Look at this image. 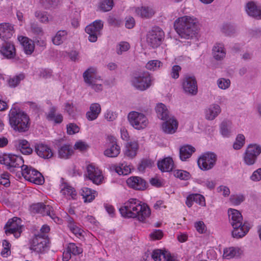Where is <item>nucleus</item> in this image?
Segmentation results:
<instances>
[{
    "instance_id": "1",
    "label": "nucleus",
    "mask_w": 261,
    "mask_h": 261,
    "mask_svg": "<svg viewBox=\"0 0 261 261\" xmlns=\"http://www.w3.org/2000/svg\"><path fill=\"white\" fill-rule=\"evenodd\" d=\"M119 211L123 217L137 218L141 222L149 217L151 214L150 210L146 204L135 198H131L126 202L119 208Z\"/></svg>"
},
{
    "instance_id": "2",
    "label": "nucleus",
    "mask_w": 261,
    "mask_h": 261,
    "mask_svg": "<svg viewBox=\"0 0 261 261\" xmlns=\"http://www.w3.org/2000/svg\"><path fill=\"white\" fill-rule=\"evenodd\" d=\"M197 19L189 16H184L177 18L174 27L177 33L181 38L191 39L197 33Z\"/></svg>"
},
{
    "instance_id": "3",
    "label": "nucleus",
    "mask_w": 261,
    "mask_h": 261,
    "mask_svg": "<svg viewBox=\"0 0 261 261\" xmlns=\"http://www.w3.org/2000/svg\"><path fill=\"white\" fill-rule=\"evenodd\" d=\"M9 123L14 130L25 132L30 127L29 116L19 108H12L9 114Z\"/></svg>"
},
{
    "instance_id": "4",
    "label": "nucleus",
    "mask_w": 261,
    "mask_h": 261,
    "mask_svg": "<svg viewBox=\"0 0 261 261\" xmlns=\"http://www.w3.org/2000/svg\"><path fill=\"white\" fill-rule=\"evenodd\" d=\"M83 77L86 84L96 92L102 90V80L97 74L95 68L90 67L87 69L83 73Z\"/></svg>"
},
{
    "instance_id": "5",
    "label": "nucleus",
    "mask_w": 261,
    "mask_h": 261,
    "mask_svg": "<svg viewBox=\"0 0 261 261\" xmlns=\"http://www.w3.org/2000/svg\"><path fill=\"white\" fill-rule=\"evenodd\" d=\"M151 77L147 72H140L136 74L132 80L133 86L137 90L144 91L151 85Z\"/></svg>"
},
{
    "instance_id": "6",
    "label": "nucleus",
    "mask_w": 261,
    "mask_h": 261,
    "mask_svg": "<svg viewBox=\"0 0 261 261\" xmlns=\"http://www.w3.org/2000/svg\"><path fill=\"white\" fill-rule=\"evenodd\" d=\"M1 164H4L10 171L14 172L16 169H22L24 161L21 156L14 154H6L0 160Z\"/></svg>"
},
{
    "instance_id": "7",
    "label": "nucleus",
    "mask_w": 261,
    "mask_h": 261,
    "mask_svg": "<svg viewBox=\"0 0 261 261\" xmlns=\"http://www.w3.org/2000/svg\"><path fill=\"white\" fill-rule=\"evenodd\" d=\"M261 153V146L256 144L249 145L243 154L244 163L248 166L254 165Z\"/></svg>"
},
{
    "instance_id": "8",
    "label": "nucleus",
    "mask_w": 261,
    "mask_h": 261,
    "mask_svg": "<svg viewBox=\"0 0 261 261\" xmlns=\"http://www.w3.org/2000/svg\"><path fill=\"white\" fill-rule=\"evenodd\" d=\"M127 118L131 125L137 129H144L148 124L146 116L144 114L136 111L130 112Z\"/></svg>"
},
{
    "instance_id": "9",
    "label": "nucleus",
    "mask_w": 261,
    "mask_h": 261,
    "mask_svg": "<svg viewBox=\"0 0 261 261\" xmlns=\"http://www.w3.org/2000/svg\"><path fill=\"white\" fill-rule=\"evenodd\" d=\"M21 174L26 180L36 184L41 185L44 182V178L41 174L36 169L27 165L22 166Z\"/></svg>"
},
{
    "instance_id": "10",
    "label": "nucleus",
    "mask_w": 261,
    "mask_h": 261,
    "mask_svg": "<svg viewBox=\"0 0 261 261\" xmlns=\"http://www.w3.org/2000/svg\"><path fill=\"white\" fill-rule=\"evenodd\" d=\"M164 37L163 30L159 27H154L147 33V42L152 48H156L162 43Z\"/></svg>"
},
{
    "instance_id": "11",
    "label": "nucleus",
    "mask_w": 261,
    "mask_h": 261,
    "mask_svg": "<svg viewBox=\"0 0 261 261\" xmlns=\"http://www.w3.org/2000/svg\"><path fill=\"white\" fill-rule=\"evenodd\" d=\"M217 161V155L213 152H206L198 159L197 163L202 170H208L213 168Z\"/></svg>"
},
{
    "instance_id": "12",
    "label": "nucleus",
    "mask_w": 261,
    "mask_h": 261,
    "mask_svg": "<svg viewBox=\"0 0 261 261\" xmlns=\"http://www.w3.org/2000/svg\"><path fill=\"white\" fill-rule=\"evenodd\" d=\"M103 27V22L100 20H97L86 27L85 31L89 35V41L95 42L97 41L98 36L101 34Z\"/></svg>"
},
{
    "instance_id": "13",
    "label": "nucleus",
    "mask_w": 261,
    "mask_h": 261,
    "mask_svg": "<svg viewBox=\"0 0 261 261\" xmlns=\"http://www.w3.org/2000/svg\"><path fill=\"white\" fill-rule=\"evenodd\" d=\"M22 226L21 220L17 217H13L6 223L5 227V233L7 234H14L15 237L17 238L22 232Z\"/></svg>"
},
{
    "instance_id": "14",
    "label": "nucleus",
    "mask_w": 261,
    "mask_h": 261,
    "mask_svg": "<svg viewBox=\"0 0 261 261\" xmlns=\"http://www.w3.org/2000/svg\"><path fill=\"white\" fill-rule=\"evenodd\" d=\"M182 88L188 94L195 95L197 93V82L194 76L185 75L182 80Z\"/></svg>"
},
{
    "instance_id": "15",
    "label": "nucleus",
    "mask_w": 261,
    "mask_h": 261,
    "mask_svg": "<svg viewBox=\"0 0 261 261\" xmlns=\"http://www.w3.org/2000/svg\"><path fill=\"white\" fill-rule=\"evenodd\" d=\"M87 177L93 184L99 185L103 179L101 171L94 166L89 164L87 167Z\"/></svg>"
},
{
    "instance_id": "16",
    "label": "nucleus",
    "mask_w": 261,
    "mask_h": 261,
    "mask_svg": "<svg viewBox=\"0 0 261 261\" xmlns=\"http://www.w3.org/2000/svg\"><path fill=\"white\" fill-rule=\"evenodd\" d=\"M48 241L41 235L36 236L31 242L30 249L37 252H41L47 246Z\"/></svg>"
},
{
    "instance_id": "17",
    "label": "nucleus",
    "mask_w": 261,
    "mask_h": 261,
    "mask_svg": "<svg viewBox=\"0 0 261 261\" xmlns=\"http://www.w3.org/2000/svg\"><path fill=\"white\" fill-rule=\"evenodd\" d=\"M110 144L109 147L105 150V155L109 158L117 157L120 152V148L117 145L116 139L113 136L108 138Z\"/></svg>"
},
{
    "instance_id": "18",
    "label": "nucleus",
    "mask_w": 261,
    "mask_h": 261,
    "mask_svg": "<svg viewBox=\"0 0 261 261\" xmlns=\"http://www.w3.org/2000/svg\"><path fill=\"white\" fill-rule=\"evenodd\" d=\"M231 232L233 238L239 239L244 237L250 229L249 224L247 222L233 224Z\"/></svg>"
},
{
    "instance_id": "19",
    "label": "nucleus",
    "mask_w": 261,
    "mask_h": 261,
    "mask_svg": "<svg viewBox=\"0 0 261 261\" xmlns=\"http://www.w3.org/2000/svg\"><path fill=\"white\" fill-rule=\"evenodd\" d=\"M162 123V129L163 131L168 134H173L175 133L178 127V122L176 119L171 116Z\"/></svg>"
},
{
    "instance_id": "20",
    "label": "nucleus",
    "mask_w": 261,
    "mask_h": 261,
    "mask_svg": "<svg viewBox=\"0 0 261 261\" xmlns=\"http://www.w3.org/2000/svg\"><path fill=\"white\" fill-rule=\"evenodd\" d=\"M151 257L154 261H176L169 252L161 249L153 250Z\"/></svg>"
},
{
    "instance_id": "21",
    "label": "nucleus",
    "mask_w": 261,
    "mask_h": 261,
    "mask_svg": "<svg viewBox=\"0 0 261 261\" xmlns=\"http://www.w3.org/2000/svg\"><path fill=\"white\" fill-rule=\"evenodd\" d=\"M128 186L137 190H144L146 188V181L139 176H131L126 180Z\"/></svg>"
},
{
    "instance_id": "22",
    "label": "nucleus",
    "mask_w": 261,
    "mask_h": 261,
    "mask_svg": "<svg viewBox=\"0 0 261 261\" xmlns=\"http://www.w3.org/2000/svg\"><path fill=\"white\" fill-rule=\"evenodd\" d=\"M14 33L13 26L7 22L0 24V38L4 41L11 38Z\"/></svg>"
},
{
    "instance_id": "23",
    "label": "nucleus",
    "mask_w": 261,
    "mask_h": 261,
    "mask_svg": "<svg viewBox=\"0 0 261 261\" xmlns=\"http://www.w3.org/2000/svg\"><path fill=\"white\" fill-rule=\"evenodd\" d=\"M35 151L40 158L48 159L52 158L54 152L52 149L47 145L39 144L35 146Z\"/></svg>"
},
{
    "instance_id": "24",
    "label": "nucleus",
    "mask_w": 261,
    "mask_h": 261,
    "mask_svg": "<svg viewBox=\"0 0 261 261\" xmlns=\"http://www.w3.org/2000/svg\"><path fill=\"white\" fill-rule=\"evenodd\" d=\"M0 52L6 58L11 59L15 55V48L10 42L6 41L1 46Z\"/></svg>"
},
{
    "instance_id": "25",
    "label": "nucleus",
    "mask_w": 261,
    "mask_h": 261,
    "mask_svg": "<svg viewBox=\"0 0 261 261\" xmlns=\"http://www.w3.org/2000/svg\"><path fill=\"white\" fill-rule=\"evenodd\" d=\"M136 14L142 18L148 19L152 17L155 14L154 10L149 6H142L135 9Z\"/></svg>"
},
{
    "instance_id": "26",
    "label": "nucleus",
    "mask_w": 261,
    "mask_h": 261,
    "mask_svg": "<svg viewBox=\"0 0 261 261\" xmlns=\"http://www.w3.org/2000/svg\"><path fill=\"white\" fill-rule=\"evenodd\" d=\"M100 112L101 107L99 103H92L90 107L89 111L86 113V117L90 121L94 120L98 117Z\"/></svg>"
},
{
    "instance_id": "27",
    "label": "nucleus",
    "mask_w": 261,
    "mask_h": 261,
    "mask_svg": "<svg viewBox=\"0 0 261 261\" xmlns=\"http://www.w3.org/2000/svg\"><path fill=\"white\" fill-rule=\"evenodd\" d=\"M138 149V144L136 142H127L125 145L124 155L129 158H134L137 154Z\"/></svg>"
},
{
    "instance_id": "28",
    "label": "nucleus",
    "mask_w": 261,
    "mask_h": 261,
    "mask_svg": "<svg viewBox=\"0 0 261 261\" xmlns=\"http://www.w3.org/2000/svg\"><path fill=\"white\" fill-rule=\"evenodd\" d=\"M221 112V109L219 105L213 104L205 110V118L207 120H214Z\"/></svg>"
},
{
    "instance_id": "29",
    "label": "nucleus",
    "mask_w": 261,
    "mask_h": 261,
    "mask_svg": "<svg viewBox=\"0 0 261 261\" xmlns=\"http://www.w3.org/2000/svg\"><path fill=\"white\" fill-rule=\"evenodd\" d=\"M58 154L61 159H69L73 154V149L71 146L64 144L59 147Z\"/></svg>"
},
{
    "instance_id": "30",
    "label": "nucleus",
    "mask_w": 261,
    "mask_h": 261,
    "mask_svg": "<svg viewBox=\"0 0 261 261\" xmlns=\"http://www.w3.org/2000/svg\"><path fill=\"white\" fill-rule=\"evenodd\" d=\"M246 11L249 15L257 19H261V10L254 2H249L247 4Z\"/></svg>"
},
{
    "instance_id": "31",
    "label": "nucleus",
    "mask_w": 261,
    "mask_h": 261,
    "mask_svg": "<svg viewBox=\"0 0 261 261\" xmlns=\"http://www.w3.org/2000/svg\"><path fill=\"white\" fill-rule=\"evenodd\" d=\"M61 193L69 199H75L77 196L75 189L66 183L62 184Z\"/></svg>"
},
{
    "instance_id": "32",
    "label": "nucleus",
    "mask_w": 261,
    "mask_h": 261,
    "mask_svg": "<svg viewBox=\"0 0 261 261\" xmlns=\"http://www.w3.org/2000/svg\"><path fill=\"white\" fill-rule=\"evenodd\" d=\"M229 220L232 226L243 222V217L240 212L235 209L230 208L228 211Z\"/></svg>"
},
{
    "instance_id": "33",
    "label": "nucleus",
    "mask_w": 261,
    "mask_h": 261,
    "mask_svg": "<svg viewBox=\"0 0 261 261\" xmlns=\"http://www.w3.org/2000/svg\"><path fill=\"white\" fill-rule=\"evenodd\" d=\"M18 40L22 44L25 54L31 55L34 50V44L32 40L24 37H19Z\"/></svg>"
},
{
    "instance_id": "34",
    "label": "nucleus",
    "mask_w": 261,
    "mask_h": 261,
    "mask_svg": "<svg viewBox=\"0 0 261 261\" xmlns=\"http://www.w3.org/2000/svg\"><path fill=\"white\" fill-rule=\"evenodd\" d=\"M158 166L159 169L163 172H169L173 168V160L170 158H165L158 162Z\"/></svg>"
},
{
    "instance_id": "35",
    "label": "nucleus",
    "mask_w": 261,
    "mask_h": 261,
    "mask_svg": "<svg viewBox=\"0 0 261 261\" xmlns=\"http://www.w3.org/2000/svg\"><path fill=\"white\" fill-rule=\"evenodd\" d=\"M195 151V148L189 145H185L180 148V158L182 161H185L189 158L192 154Z\"/></svg>"
},
{
    "instance_id": "36",
    "label": "nucleus",
    "mask_w": 261,
    "mask_h": 261,
    "mask_svg": "<svg viewBox=\"0 0 261 261\" xmlns=\"http://www.w3.org/2000/svg\"><path fill=\"white\" fill-rule=\"evenodd\" d=\"M213 54L215 59L217 60L223 59L226 55L223 45L221 43L216 44L213 49Z\"/></svg>"
},
{
    "instance_id": "37",
    "label": "nucleus",
    "mask_w": 261,
    "mask_h": 261,
    "mask_svg": "<svg viewBox=\"0 0 261 261\" xmlns=\"http://www.w3.org/2000/svg\"><path fill=\"white\" fill-rule=\"evenodd\" d=\"M155 110L158 118L161 120H166L171 117L169 115V112L166 106L162 103L156 106Z\"/></svg>"
},
{
    "instance_id": "38",
    "label": "nucleus",
    "mask_w": 261,
    "mask_h": 261,
    "mask_svg": "<svg viewBox=\"0 0 261 261\" xmlns=\"http://www.w3.org/2000/svg\"><path fill=\"white\" fill-rule=\"evenodd\" d=\"M16 146L24 154L32 153L33 150L30 147L29 142L25 140H19L16 142Z\"/></svg>"
},
{
    "instance_id": "39",
    "label": "nucleus",
    "mask_w": 261,
    "mask_h": 261,
    "mask_svg": "<svg viewBox=\"0 0 261 261\" xmlns=\"http://www.w3.org/2000/svg\"><path fill=\"white\" fill-rule=\"evenodd\" d=\"M67 32L65 30H60L57 32L56 35L52 38V42L56 45L61 44L66 38Z\"/></svg>"
},
{
    "instance_id": "40",
    "label": "nucleus",
    "mask_w": 261,
    "mask_h": 261,
    "mask_svg": "<svg viewBox=\"0 0 261 261\" xmlns=\"http://www.w3.org/2000/svg\"><path fill=\"white\" fill-rule=\"evenodd\" d=\"M24 78L25 75L23 73L11 77L8 80V85L11 88H15L17 87L19 84L20 81L24 80Z\"/></svg>"
},
{
    "instance_id": "41",
    "label": "nucleus",
    "mask_w": 261,
    "mask_h": 261,
    "mask_svg": "<svg viewBox=\"0 0 261 261\" xmlns=\"http://www.w3.org/2000/svg\"><path fill=\"white\" fill-rule=\"evenodd\" d=\"M52 209V207L50 205L43 204V211L41 213V214L43 216H49L55 222L57 223L59 221L60 219L56 216Z\"/></svg>"
},
{
    "instance_id": "42",
    "label": "nucleus",
    "mask_w": 261,
    "mask_h": 261,
    "mask_svg": "<svg viewBox=\"0 0 261 261\" xmlns=\"http://www.w3.org/2000/svg\"><path fill=\"white\" fill-rule=\"evenodd\" d=\"M35 16L39 20V21L43 23H47L49 21V18L47 12L37 10L35 12Z\"/></svg>"
},
{
    "instance_id": "43",
    "label": "nucleus",
    "mask_w": 261,
    "mask_h": 261,
    "mask_svg": "<svg viewBox=\"0 0 261 261\" xmlns=\"http://www.w3.org/2000/svg\"><path fill=\"white\" fill-rule=\"evenodd\" d=\"M115 171L119 175H127L131 171L129 166L125 163H122L119 166L115 167Z\"/></svg>"
},
{
    "instance_id": "44",
    "label": "nucleus",
    "mask_w": 261,
    "mask_h": 261,
    "mask_svg": "<svg viewBox=\"0 0 261 261\" xmlns=\"http://www.w3.org/2000/svg\"><path fill=\"white\" fill-rule=\"evenodd\" d=\"M238 253L239 249L234 247H230L224 250L223 257L227 259H229L238 256Z\"/></svg>"
},
{
    "instance_id": "45",
    "label": "nucleus",
    "mask_w": 261,
    "mask_h": 261,
    "mask_svg": "<svg viewBox=\"0 0 261 261\" xmlns=\"http://www.w3.org/2000/svg\"><path fill=\"white\" fill-rule=\"evenodd\" d=\"M82 195L85 199V202H91L95 198V195L92 191L88 188H84L82 190Z\"/></svg>"
},
{
    "instance_id": "46",
    "label": "nucleus",
    "mask_w": 261,
    "mask_h": 261,
    "mask_svg": "<svg viewBox=\"0 0 261 261\" xmlns=\"http://www.w3.org/2000/svg\"><path fill=\"white\" fill-rule=\"evenodd\" d=\"M245 138L242 134H239L233 144V147L236 150L241 149L245 144Z\"/></svg>"
},
{
    "instance_id": "47",
    "label": "nucleus",
    "mask_w": 261,
    "mask_h": 261,
    "mask_svg": "<svg viewBox=\"0 0 261 261\" xmlns=\"http://www.w3.org/2000/svg\"><path fill=\"white\" fill-rule=\"evenodd\" d=\"M99 8L103 12L110 11L113 7V0H105L99 4Z\"/></svg>"
},
{
    "instance_id": "48",
    "label": "nucleus",
    "mask_w": 261,
    "mask_h": 261,
    "mask_svg": "<svg viewBox=\"0 0 261 261\" xmlns=\"http://www.w3.org/2000/svg\"><path fill=\"white\" fill-rule=\"evenodd\" d=\"M129 48L130 45L127 42H120L116 46V53L118 55H121L123 52L127 51Z\"/></svg>"
},
{
    "instance_id": "49",
    "label": "nucleus",
    "mask_w": 261,
    "mask_h": 261,
    "mask_svg": "<svg viewBox=\"0 0 261 261\" xmlns=\"http://www.w3.org/2000/svg\"><path fill=\"white\" fill-rule=\"evenodd\" d=\"M162 63L157 60L149 61L146 65V68L150 70H156L162 66Z\"/></svg>"
},
{
    "instance_id": "50",
    "label": "nucleus",
    "mask_w": 261,
    "mask_h": 261,
    "mask_svg": "<svg viewBox=\"0 0 261 261\" xmlns=\"http://www.w3.org/2000/svg\"><path fill=\"white\" fill-rule=\"evenodd\" d=\"M2 245L4 248L1 251V255L3 257H8L11 254V244L7 240H4L3 241Z\"/></svg>"
},
{
    "instance_id": "51",
    "label": "nucleus",
    "mask_w": 261,
    "mask_h": 261,
    "mask_svg": "<svg viewBox=\"0 0 261 261\" xmlns=\"http://www.w3.org/2000/svg\"><path fill=\"white\" fill-rule=\"evenodd\" d=\"M68 251L73 255H79L83 252V249L77 247L74 243H69L67 247Z\"/></svg>"
},
{
    "instance_id": "52",
    "label": "nucleus",
    "mask_w": 261,
    "mask_h": 261,
    "mask_svg": "<svg viewBox=\"0 0 261 261\" xmlns=\"http://www.w3.org/2000/svg\"><path fill=\"white\" fill-rule=\"evenodd\" d=\"M230 124L229 121H223L221 124V132L223 136H228L230 133Z\"/></svg>"
},
{
    "instance_id": "53",
    "label": "nucleus",
    "mask_w": 261,
    "mask_h": 261,
    "mask_svg": "<svg viewBox=\"0 0 261 261\" xmlns=\"http://www.w3.org/2000/svg\"><path fill=\"white\" fill-rule=\"evenodd\" d=\"M174 176L182 180H188L190 178V175L189 172L184 170H176L174 171Z\"/></svg>"
},
{
    "instance_id": "54",
    "label": "nucleus",
    "mask_w": 261,
    "mask_h": 261,
    "mask_svg": "<svg viewBox=\"0 0 261 261\" xmlns=\"http://www.w3.org/2000/svg\"><path fill=\"white\" fill-rule=\"evenodd\" d=\"M217 84L220 88L222 89H226L229 87L230 81L228 79L221 78L218 80Z\"/></svg>"
},
{
    "instance_id": "55",
    "label": "nucleus",
    "mask_w": 261,
    "mask_h": 261,
    "mask_svg": "<svg viewBox=\"0 0 261 261\" xmlns=\"http://www.w3.org/2000/svg\"><path fill=\"white\" fill-rule=\"evenodd\" d=\"M40 3L45 9H49L57 6L55 0H40Z\"/></svg>"
},
{
    "instance_id": "56",
    "label": "nucleus",
    "mask_w": 261,
    "mask_h": 261,
    "mask_svg": "<svg viewBox=\"0 0 261 261\" xmlns=\"http://www.w3.org/2000/svg\"><path fill=\"white\" fill-rule=\"evenodd\" d=\"M230 201L234 205H239L245 199L244 197L242 195H231L230 197Z\"/></svg>"
},
{
    "instance_id": "57",
    "label": "nucleus",
    "mask_w": 261,
    "mask_h": 261,
    "mask_svg": "<svg viewBox=\"0 0 261 261\" xmlns=\"http://www.w3.org/2000/svg\"><path fill=\"white\" fill-rule=\"evenodd\" d=\"M152 162L149 160H143L138 166V170L143 172L146 168L151 167Z\"/></svg>"
},
{
    "instance_id": "58",
    "label": "nucleus",
    "mask_w": 261,
    "mask_h": 261,
    "mask_svg": "<svg viewBox=\"0 0 261 261\" xmlns=\"http://www.w3.org/2000/svg\"><path fill=\"white\" fill-rule=\"evenodd\" d=\"M31 30L37 35H43V31L41 27L37 23V22H32L31 23Z\"/></svg>"
},
{
    "instance_id": "59",
    "label": "nucleus",
    "mask_w": 261,
    "mask_h": 261,
    "mask_svg": "<svg viewBox=\"0 0 261 261\" xmlns=\"http://www.w3.org/2000/svg\"><path fill=\"white\" fill-rule=\"evenodd\" d=\"M43 203L40 202L33 204L31 206V211L34 213L40 214L42 212Z\"/></svg>"
},
{
    "instance_id": "60",
    "label": "nucleus",
    "mask_w": 261,
    "mask_h": 261,
    "mask_svg": "<svg viewBox=\"0 0 261 261\" xmlns=\"http://www.w3.org/2000/svg\"><path fill=\"white\" fill-rule=\"evenodd\" d=\"M194 226L199 233H203L206 231V226L203 221L196 222L194 224Z\"/></svg>"
},
{
    "instance_id": "61",
    "label": "nucleus",
    "mask_w": 261,
    "mask_h": 261,
    "mask_svg": "<svg viewBox=\"0 0 261 261\" xmlns=\"http://www.w3.org/2000/svg\"><path fill=\"white\" fill-rule=\"evenodd\" d=\"M80 128L74 123H70L67 125V132L69 135H73L79 132Z\"/></svg>"
},
{
    "instance_id": "62",
    "label": "nucleus",
    "mask_w": 261,
    "mask_h": 261,
    "mask_svg": "<svg viewBox=\"0 0 261 261\" xmlns=\"http://www.w3.org/2000/svg\"><path fill=\"white\" fill-rule=\"evenodd\" d=\"M253 181H259L261 180V168L254 171L250 177Z\"/></svg>"
},
{
    "instance_id": "63",
    "label": "nucleus",
    "mask_w": 261,
    "mask_h": 261,
    "mask_svg": "<svg viewBox=\"0 0 261 261\" xmlns=\"http://www.w3.org/2000/svg\"><path fill=\"white\" fill-rule=\"evenodd\" d=\"M88 147V145L85 142L82 141L77 142L74 146V149H78L81 151L87 150Z\"/></svg>"
},
{
    "instance_id": "64",
    "label": "nucleus",
    "mask_w": 261,
    "mask_h": 261,
    "mask_svg": "<svg viewBox=\"0 0 261 261\" xmlns=\"http://www.w3.org/2000/svg\"><path fill=\"white\" fill-rule=\"evenodd\" d=\"M181 67L179 65H174L172 67L171 76L173 79H176L179 77V72L181 70Z\"/></svg>"
}]
</instances>
